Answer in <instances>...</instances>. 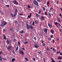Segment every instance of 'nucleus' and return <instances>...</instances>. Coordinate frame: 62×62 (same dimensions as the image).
I'll return each instance as SVG.
<instances>
[{"mask_svg":"<svg viewBox=\"0 0 62 62\" xmlns=\"http://www.w3.org/2000/svg\"><path fill=\"white\" fill-rule=\"evenodd\" d=\"M33 3L34 5H36L37 6H38V2L36 0H34Z\"/></svg>","mask_w":62,"mask_h":62,"instance_id":"nucleus-1","label":"nucleus"},{"mask_svg":"<svg viewBox=\"0 0 62 62\" xmlns=\"http://www.w3.org/2000/svg\"><path fill=\"white\" fill-rule=\"evenodd\" d=\"M19 53L20 54H22V55H24V52H23V51L22 50H19Z\"/></svg>","mask_w":62,"mask_h":62,"instance_id":"nucleus-2","label":"nucleus"},{"mask_svg":"<svg viewBox=\"0 0 62 62\" xmlns=\"http://www.w3.org/2000/svg\"><path fill=\"white\" fill-rule=\"evenodd\" d=\"M13 3L14 4H15V5H17L18 4V2L16 0H14L13 1Z\"/></svg>","mask_w":62,"mask_h":62,"instance_id":"nucleus-3","label":"nucleus"},{"mask_svg":"<svg viewBox=\"0 0 62 62\" xmlns=\"http://www.w3.org/2000/svg\"><path fill=\"white\" fill-rule=\"evenodd\" d=\"M40 19L42 21V20H44L45 19V16H44L42 15L41 16Z\"/></svg>","mask_w":62,"mask_h":62,"instance_id":"nucleus-4","label":"nucleus"},{"mask_svg":"<svg viewBox=\"0 0 62 62\" xmlns=\"http://www.w3.org/2000/svg\"><path fill=\"white\" fill-rule=\"evenodd\" d=\"M12 46H9L7 47L8 50H10L11 49V48H12Z\"/></svg>","mask_w":62,"mask_h":62,"instance_id":"nucleus-5","label":"nucleus"},{"mask_svg":"<svg viewBox=\"0 0 62 62\" xmlns=\"http://www.w3.org/2000/svg\"><path fill=\"white\" fill-rule=\"evenodd\" d=\"M45 32L46 34L47 32V29H44L43 30Z\"/></svg>","mask_w":62,"mask_h":62,"instance_id":"nucleus-6","label":"nucleus"},{"mask_svg":"<svg viewBox=\"0 0 62 62\" xmlns=\"http://www.w3.org/2000/svg\"><path fill=\"white\" fill-rule=\"evenodd\" d=\"M10 30L11 31H14V29L13 28H10Z\"/></svg>","mask_w":62,"mask_h":62,"instance_id":"nucleus-7","label":"nucleus"},{"mask_svg":"<svg viewBox=\"0 0 62 62\" xmlns=\"http://www.w3.org/2000/svg\"><path fill=\"white\" fill-rule=\"evenodd\" d=\"M27 29L28 30H29V25H28V24H27Z\"/></svg>","mask_w":62,"mask_h":62,"instance_id":"nucleus-8","label":"nucleus"},{"mask_svg":"<svg viewBox=\"0 0 62 62\" xmlns=\"http://www.w3.org/2000/svg\"><path fill=\"white\" fill-rule=\"evenodd\" d=\"M34 45L35 46V48H38V47H39V46L38 45Z\"/></svg>","mask_w":62,"mask_h":62,"instance_id":"nucleus-9","label":"nucleus"},{"mask_svg":"<svg viewBox=\"0 0 62 62\" xmlns=\"http://www.w3.org/2000/svg\"><path fill=\"white\" fill-rule=\"evenodd\" d=\"M52 50L53 51V53H55L56 52V50L55 49H54V48H53V49H52Z\"/></svg>","mask_w":62,"mask_h":62,"instance_id":"nucleus-10","label":"nucleus"},{"mask_svg":"<svg viewBox=\"0 0 62 62\" xmlns=\"http://www.w3.org/2000/svg\"><path fill=\"white\" fill-rule=\"evenodd\" d=\"M30 29H33L34 28L32 26V25L31 24L30 26Z\"/></svg>","mask_w":62,"mask_h":62,"instance_id":"nucleus-11","label":"nucleus"},{"mask_svg":"<svg viewBox=\"0 0 62 62\" xmlns=\"http://www.w3.org/2000/svg\"><path fill=\"white\" fill-rule=\"evenodd\" d=\"M3 37H4L3 39L6 40V37H5V35L4 34H3Z\"/></svg>","mask_w":62,"mask_h":62,"instance_id":"nucleus-12","label":"nucleus"},{"mask_svg":"<svg viewBox=\"0 0 62 62\" xmlns=\"http://www.w3.org/2000/svg\"><path fill=\"white\" fill-rule=\"evenodd\" d=\"M6 42L7 43H8V44H9V41L8 39L7 40Z\"/></svg>","mask_w":62,"mask_h":62,"instance_id":"nucleus-13","label":"nucleus"},{"mask_svg":"<svg viewBox=\"0 0 62 62\" xmlns=\"http://www.w3.org/2000/svg\"><path fill=\"white\" fill-rule=\"evenodd\" d=\"M0 61H2V57L0 55Z\"/></svg>","mask_w":62,"mask_h":62,"instance_id":"nucleus-14","label":"nucleus"},{"mask_svg":"<svg viewBox=\"0 0 62 62\" xmlns=\"http://www.w3.org/2000/svg\"><path fill=\"white\" fill-rule=\"evenodd\" d=\"M18 48H19V47H18V46H17V47L16 48V51H18Z\"/></svg>","mask_w":62,"mask_h":62,"instance_id":"nucleus-15","label":"nucleus"},{"mask_svg":"<svg viewBox=\"0 0 62 62\" xmlns=\"http://www.w3.org/2000/svg\"><path fill=\"white\" fill-rule=\"evenodd\" d=\"M48 26L49 27H52V25L50 24L49 23H48Z\"/></svg>","mask_w":62,"mask_h":62,"instance_id":"nucleus-16","label":"nucleus"},{"mask_svg":"<svg viewBox=\"0 0 62 62\" xmlns=\"http://www.w3.org/2000/svg\"><path fill=\"white\" fill-rule=\"evenodd\" d=\"M15 60V59L14 58H13L12 60V62H14Z\"/></svg>","mask_w":62,"mask_h":62,"instance_id":"nucleus-17","label":"nucleus"},{"mask_svg":"<svg viewBox=\"0 0 62 62\" xmlns=\"http://www.w3.org/2000/svg\"><path fill=\"white\" fill-rule=\"evenodd\" d=\"M36 17L37 18H38L39 16V15H38V14L36 13Z\"/></svg>","mask_w":62,"mask_h":62,"instance_id":"nucleus-18","label":"nucleus"},{"mask_svg":"<svg viewBox=\"0 0 62 62\" xmlns=\"http://www.w3.org/2000/svg\"><path fill=\"white\" fill-rule=\"evenodd\" d=\"M16 15H17V13H15L14 14V17H15L16 16Z\"/></svg>","mask_w":62,"mask_h":62,"instance_id":"nucleus-19","label":"nucleus"},{"mask_svg":"<svg viewBox=\"0 0 62 62\" xmlns=\"http://www.w3.org/2000/svg\"><path fill=\"white\" fill-rule=\"evenodd\" d=\"M0 25L1 26H2L3 27V26H4V23H2Z\"/></svg>","mask_w":62,"mask_h":62,"instance_id":"nucleus-20","label":"nucleus"},{"mask_svg":"<svg viewBox=\"0 0 62 62\" xmlns=\"http://www.w3.org/2000/svg\"><path fill=\"white\" fill-rule=\"evenodd\" d=\"M23 31L22 30L20 32V33H22V34L23 33Z\"/></svg>","mask_w":62,"mask_h":62,"instance_id":"nucleus-21","label":"nucleus"},{"mask_svg":"<svg viewBox=\"0 0 62 62\" xmlns=\"http://www.w3.org/2000/svg\"><path fill=\"white\" fill-rule=\"evenodd\" d=\"M47 50L48 51H50V49L49 48V47H47Z\"/></svg>","mask_w":62,"mask_h":62,"instance_id":"nucleus-22","label":"nucleus"},{"mask_svg":"<svg viewBox=\"0 0 62 62\" xmlns=\"http://www.w3.org/2000/svg\"><path fill=\"white\" fill-rule=\"evenodd\" d=\"M15 24H18V21H15Z\"/></svg>","mask_w":62,"mask_h":62,"instance_id":"nucleus-23","label":"nucleus"},{"mask_svg":"<svg viewBox=\"0 0 62 62\" xmlns=\"http://www.w3.org/2000/svg\"><path fill=\"white\" fill-rule=\"evenodd\" d=\"M58 59L61 60L62 59V58L61 57H59L58 58Z\"/></svg>","mask_w":62,"mask_h":62,"instance_id":"nucleus-24","label":"nucleus"},{"mask_svg":"<svg viewBox=\"0 0 62 62\" xmlns=\"http://www.w3.org/2000/svg\"><path fill=\"white\" fill-rule=\"evenodd\" d=\"M49 4V1H48L47 2V6H48Z\"/></svg>","mask_w":62,"mask_h":62,"instance_id":"nucleus-25","label":"nucleus"},{"mask_svg":"<svg viewBox=\"0 0 62 62\" xmlns=\"http://www.w3.org/2000/svg\"><path fill=\"white\" fill-rule=\"evenodd\" d=\"M11 15L12 16V17H14V15H13V14L12 13H11Z\"/></svg>","mask_w":62,"mask_h":62,"instance_id":"nucleus-26","label":"nucleus"},{"mask_svg":"<svg viewBox=\"0 0 62 62\" xmlns=\"http://www.w3.org/2000/svg\"><path fill=\"white\" fill-rule=\"evenodd\" d=\"M43 11H45V8L44 7H43Z\"/></svg>","mask_w":62,"mask_h":62,"instance_id":"nucleus-27","label":"nucleus"},{"mask_svg":"<svg viewBox=\"0 0 62 62\" xmlns=\"http://www.w3.org/2000/svg\"><path fill=\"white\" fill-rule=\"evenodd\" d=\"M18 12V10L17 9H16L15 10V13H17V12Z\"/></svg>","mask_w":62,"mask_h":62,"instance_id":"nucleus-28","label":"nucleus"},{"mask_svg":"<svg viewBox=\"0 0 62 62\" xmlns=\"http://www.w3.org/2000/svg\"><path fill=\"white\" fill-rule=\"evenodd\" d=\"M58 22H60V20L59 18H58Z\"/></svg>","mask_w":62,"mask_h":62,"instance_id":"nucleus-29","label":"nucleus"},{"mask_svg":"<svg viewBox=\"0 0 62 62\" xmlns=\"http://www.w3.org/2000/svg\"><path fill=\"white\" fill-rule=\"evenodd\" d=\"M44 14H45V15H47V12H45Z\"/></svg>","mask_w":62,"mask_h":62,"instance_id":"nucleus-30","label":"nucleus"},{"mask_svg":"<svg viewBox=\"0 0 62 62\" xmlns=\"http://www.w3.org/2000/svg\"><path fill=\"white\" fill-rule=\"evenodd\" d=\"M35 24H37L38 23V22L37 21H35Z\"/></svg>","mask_w":62,"mask_h":62,"instance_id":"nucleus-31","label":"nucleus"},{"mask_svg":"<svg viewBox=\"0 0 62 62\" xmlns=\"http://www.w3.org/2000/svg\"><path fill=\"white\" fill-rule=\"evenodd\" d=\"M51 32L52 33V34H54V31L53 30H52L51 31Z\"/></svg>","mask_w":62,"mask_h":62,"instance_id":"nucleus-32","label":"nucleus"},{"mask_svg":"<svg viewBox=\"0 0 62 62\" xmlns=\"http://www.w3.org/2000/svg\"><path fill=\"white\" fill-rule=\"evenodd\" d=\"M3 54V53L2 52V51H1L0 52V54Z\"/></svg>","mask_w":62,"mask_h":62,"instance_id":"nucleus-33","label":"nucleus"},{"mask_svg":"<svg viewBox=\"0 0 62 62\" xmlns=\"http://www.w3.org/2000/svg\"><path fill=\"white\" fill-rule=\"evenodd\" d=\"M37 1H38V2H41V0H37Z\"/></svg>","mask_w":62,"mask_h":62,"instance_id":"nucleus-34","label":"nucleus"},{"mask_svg":"<svg viewBox=\"0 0 62 62\" xmlns=\"http://www.w3.org/2000/svg\"><path fill=\"white\" fill-rule=\"evenodd\" d=\"M51 60L53 62H55L54 60L53 59H51Z\"/></svg>","mask_w":62,"mask_h":62,"instance_id":"nucleus-35","label":"nucleus"},{"mask_svg":"<svg viewBox=\"0 0 62 62\" xmlns=\"http://www.w3.org/2000/svg\"><path fill=\"white\" fill-rule=\"evenodd\" d=\"M34 39L35 40H37V38H36V37H34Z\"/></svg>","mask_w":62,"mask_h":62,"instance_id":"nucleus-36","label":"nucleus"},{"mask_svg":"<svg viewBox=\"0 0 62 62\" xmlns=\"http://www.w3.org/2000/svg\"><path fill=\"white\" fill-rule=\"evenodd\" d=\"M19 15L20 16H22V15H23V14H19Z\"/></svg>","mask_w":62,"mask_h":62,"instance_id":"nucleus-37","label":"nucleus"},{"mask_svg":"<svg viewBox=\"0 0 62 62\" xmlns=\"http://www.w3.org/2000/svg\"><path fill=\"white\" fill-rule=\"evenodd\" d=\"M18 45H20V42L18 41Z\"/></svg>","mask_w":62,"mask_h":62,"instance_id":"nucleus-38","label":"nucleus"},{"mask_svg":"<svg viewBox=\"0 0 62 62\" xmlns=\"http://www.w3.org/2000/svg\"><path fill=\"white\" fill-rule=\"evenodd\" d=\"M42 45L43 46H45V44L44 43H43L42 44Z\"/></svg>","mask_w":62,"mask_h":62,"instance_id":"nucleus-39","label":"nucleus"},{"mask_svg":"<svg viewBox=\"0 0 62 62\" xmlns=\"http://www.w3.org/2000/svg\"><path fill=\"white\" fill-rule=\"evenodd\" d=\"M3 24H4V25H5L7 24V23L5 22L4 23H3Z\"/></svg>","mask_w":62,"mask_h":62,"instance_id":"nucleus-40","label":"nucleus"},{"mask_svg":"<svg viewBox=\"0 0 62 62\" xmlns=\"http://www.w3.org/2000/svg\"><path fill=\"white\" fill-rule=\"evenodd\" d=\"M28 43V42H25L24 43V44H27Z\"/></svg>","mask_w":62,"mask_h":62,"instance_id":"nucleus-41","label":"nucleus"},{"mask_svg":"<svg viewBox=\"0 0 62 62\" xmlns=\"http://www.w3.org/2000/svg\"><path fill=\"white\" fill-rule=\"evenodd\" d=\"M49 15L50 17H51V14H50V13H49Z\"/></svg>","mask_w":62,"mask_h":62,"instance_id":"nucleus-42","label":"nucleus"},{"mask_svg":"<svg viewBox=\"0 0 62 62\" xmlns=\"http://www.w3.org/2000/svg\"><path fill=\"white\" fill-rule=\"evenodd\" d=\"M16 40V39H14V40H13V42H14Z\"/></svg>","mask_w":62,"mask_h":62,"instance_id":"nucleus-43","label":"nucleus"},{"mask_svg":"<svg viewBox=\"0 0 62 62\" xmlns=\"http://www.w3.org/2000/svg\"><path fill=\"white\" fill-rule=\"evenodd\" d=\"M59 16H60V17H62L61 16V13H60L59 14Z\"/></svg>","mask_w":62,"mask_h":62,"instance_id":"nucleus-44","label":"nucleus"},{"mask_svg":"<svg viewBox=\"0 0 62 62\" xmlns=\"http://www.w3.org/2000/svg\"><path fill=\"white\" fill-rule=\"evenodd\" d=\"M50 10H52V9H53V7H51V8H50Z\"/></svg>","mask_w":62,"mask_h":62,"instance_id":"nucleus-45","label":"nucleus"},{"mask_svg":"<svg viewBox=\"0 0 62 62\" xmlns=\"http://www.w3.org/2000/svg\"><path fill=\"white\" fill-rule=\"evenodd\" d=\"M31 17V16L29 15H28V18H30Z\"/></svg>","mask_w":62,"mask_h":62,"instance_id":"nucleus-46","label":"nucleus"},{"mask_svg":"<svg viewBox=\"0 0 62 62\" xmlns=\"http://www.w3.org/2000/svg\"><path fill=\"white\" fill-rule=\"evenodd\" d=\"M25 59L26 60V61H28V59H27V58H25Z\"/></svg>","mask_w":62,"mask_h":62,"instance_id":"nucleus-47","label":"nucleus"},{"mask_svg":"<svg viewBox=\"0 0 62 62\" xmlns=\"http://www.w3.org/2000/svg\"><path fill=\"white\" fill-rule=\"evenodd\" d=\"M5 23V21H3L2 23Z\"/></svg>","mask_w":62,"mask_h":62,"instance_id":"nucleus-48","label":"nucleus"},{"mask_svg":"<svg viewBox=\"0 0 62 62\" xmlns=\"http://www.w3.org/2000/svg\"><path fill=\"white\" fill-rule=\"evenodd\" d=\"M2 59L4 60H6V59H4L3 58H2Z\"/></svg>","mask_w":62,"mask_h":62,"instance_id":"nucleus-49","label":"nucleus"},{"mask_svg":"<svg viewBox=\"0 0 62 62\" xmlns=\"http://www.w3.org/2000/svg\"><path fill=\"white\" fill-rule=\"evenodd\" d=\"M28 8H30V6H29V5H28Z\"/></svg>","mask_w":62,"mask_h":62,"instance_id":"nucleus-50","label":"nucleus"},{"mask_svg":"<svg viewBox=\"0 0 62 62\" xmlns=\"http://www.w3.org/2000/svg\"><path fill=\"white\" fill-rule=\"evenodd\" d=\"M41 41L42 42V43H43V42H44V41H43V40H41Z\"/></svg>","mask_w":62,"mask_h":62,"instance_id":"nucleus-51","label":"nucleus"},{"mask_svg":"<svg viewBox=\"0 0 62 62\" xmlns=\"http://www.w3.org/2000/svg\"><path fill=\"white\" fill-rule=\"evenodd\" d=\"M32 25H34V22H33L32 23Z\"/></svg>","mask_w":62,"mask_h":62,"instance_id":"nucleus-52","label":"nucleus"},{"mask_svg":"<svg viewBox=\"0 0 62 62\" xmlns=\"http://www.w3.org/2000/svg\"><path fill=\"white\" fill-rule=\"evenodd\" d=\"M55 24L56 25V24H57V22H55Z\"/></svg>","mask_w":62,"mask_h":62,"instance_id":"nucleus-53","label":"nucleus"},{"mask_svg":"<svg viewBox=\"0 0 62 62\" xmlns=\"http://www.w3.org/2000/svg\"><path fill=\"white\" fill-rule=\"evenodd\" d=\"M6 7H9V5H6Z\"/></svg>","mask_w":62,"mask_h":62,"instance_id":"nucleus-54","label":"nucleus"},{"mask_svg":"<svg viewBox=\"0 0 62 62\" xmlns=\"http://www.w3.org/2000/svg\"><path fill=\"white\" fill-rule=\"evenodd\" d=\"M62 53H61H61L60 54V55H62Z\"/></svg>","mask_w":62,"mask_h":62,"instance_id":"nucleus-55","label":"nucleus"},{"mask_svg":"<svg viewBox=\"0 0 62 62\" xmlns=\"http://www.w3.org/2000/svg\"><path fill=\"white\" fill-rule=\"evenodd\" d=\"M48 40H51V39L50 38H49L48 39Z\"/></svg>","mask_w":62,"mask_h":62,"instance_id":"nucleus-56","label":"nucleus"},{"mask_svg":"<svg viewBox=\"0 0 62 62\" xmlns=\"http://www.w3.org/2000/svg\"><path fill=\"white\" fill-rule=\"evenodd\" d=\"M15 52L14 51H13V54H14Z\"/></svg>","mask_w":62,"mask_h":62,"instance_id":"nucleus-57","label":"nucleus"},{"mask_svg":"<svg viewBox=\"0 0 62 62\" xmlns=\"http://www.w3.org/2000/svg\"><path fill=\"white\" fill-rule=\"evenodd\" d=\"M53 35H51V38H52L53 37Z\"/></svg>","mask_w":62,"mask_h":62,"instance_id":"nucleus-58","label":"nucleus"},{"mask_svg":"<svg viewBox=\"0 0 62 62\" xmlns=\"http://www.w3.org/2000/svg\"><path fill=\"white\" fill-rule=\"evenodd\" d=\"M31 15H32L31 14V13H30V16L31 17Z\"/></svg>","mask_w":62,"mask_h":62,"instance_id":"nucleus-59","label":"nucleus"},{"mask_svg":"<svg viewBox=\"0 0 62 62\" xmlns=\"http://www.w3.org/2000/svg\"><path fill=\"white\" fill-rule=\"evenodd\" d=\"M57 54H60V52H57Z\"/></svg>","mask_w":62,"mask_h":62,"instance_id":"nucleus-60","label":"nucleus"},{"mask_svg":"<svg viewBox=\"0 0 62 62\" xmlns=\"http://www.w3.org/2000/svg\"><path fill=\"white\" fill-rule=\"evenodd\" d=\"M3 31H4V32H5V31H6V30H5V29H4V30H3Z\"/></svg>","mask_w":62,"mask_h":62,"instance_id":"nucleus-61","label":"nucleus"},{"mask_svg":"<svg viewBox=\"0 0 62 62\" xmlns=\"http://www.w3.org/2000/svg\"><path fill=\"white\" fill-rule=\"evenodd\" d=\"M41 13V11H40L39 12V13Z\"/></svg>","mask_w":62,"mask_h":62,"instance_id":"nucleus-62","label":"nucleus"},{"mask_svg":"<svg viewBox=\"0 0 62 62\" xmlns=\"http://www.w3.org/2000/svg\"><path fill=\"white\" fill-rule=\"evenodd\" d=\"M33 60H34V61H35V59L34 58H33Z\"/></svg>","mask_w":62,"mask_h":62,"instance_id":"nucleus-63","label":"nucleus"},{"mask_svg":"<svg viewBox=\"0 0 62 62\" xmlns=\"http://www.w3.org/2000/svg\"><path fill=\"white\" fill-rule=\"evenodd\" d=\"M46 54H48V52H46Z\"/></svg>","mask_w":62,"mask_h":62,"instance_id":"nucleus-64","label":"nucleus"}]
</instances>
